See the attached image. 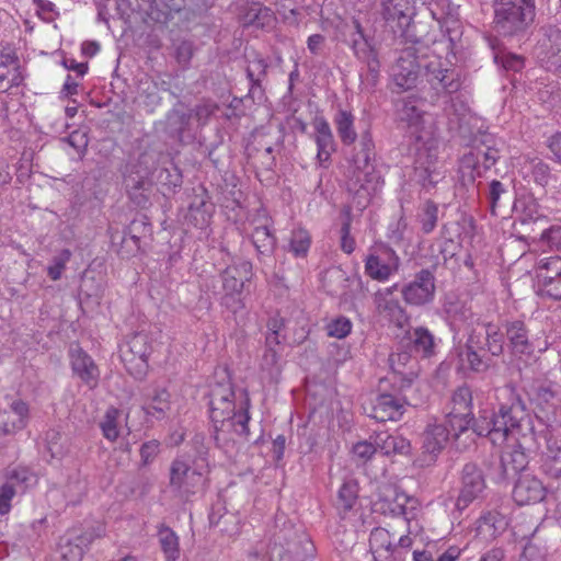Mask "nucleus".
I'll return each mask as SVG.
<instances>
[{
	"mask_svg": "<svg viewBox=\"0 0 561 561\" xmlns=\"http://www.w3.org/2000/svg\"><path fill=\"white\" fill-rule=\"evenodd\" d=\"M483 331H469L466 343L456 348L457 369L463 374H485L494 366V358L504 353L505 339L511 354L515 357L531 356L535 343L527 324L519 319L506 320L501 328L491 322L482 324Z\"/></svg>",
	"mask_w": 561,
	"mask_h": 561,
	"instance_id": "nucleus-1",
	"label": "nucleus"
},
{
	"mask_svg": "<svg viewBox=\"0 0 561 561\" xmlns=\"http://www.w3.org/2000/svg\"><path fill=\"white\" fill-rule=\"evenodd\" d=\"M375 156V142L370 129L366 128L360 133L346 181L347 192L352 195L353 204L358 210H364L369 205L371 197L383 183L373 164Z\"/></svg>",
	"mask_w": 561,
	"mask_h": 561,
	"instance_id": "nucleus-2",
	"label": "nucleus"
},
{
	"mask_svg": "<svg viewBox=\"0 0 561 561\" xmlns=\"http://www.w3.org/2000/svg\"><path fill=\"white\" fill-rule=\"evenodd\" d=\"M208 397L209 416L214 423L215 439H219L218 433L226 423L233 427L238 435L248 437V423L250 421L249 398H245V407H241L239 411H236L234 391L230 380L211 385Z\"/></svg>",
	"mask_w": 561,
	"mask_h": 561,
	"instance_id": "nucleus-3",
	"label": "nucleus"
},
{
	"mask_svg": "<svg viewBox=\"0 0 561 561\" xmlns=\"http://www.w3.org/2000/svg\"><path fill=\"white\" fill-rule=\"evenodd\" d=\"M493 28L503 37L523 36L536 18V0H492Z\"/></svg>",
	"mask_w": 561,
	"mask_h": 561,
	"instance_id": "nucleus-4",
	"label": "nucleus"
},
{
	"mask_svg": "<svg viewBox=\"0 0 561 561\" xmlns=\"http://www.w3.org/2000/svg\"><path fill=\"white\" fill-rule=\"evenodd\" d=\"M423 77L433 101L457 93L463 83L461 71L428 48L427 58H423Z\"/></svg>",
	"mask_w": 561,
	"mask_h": 561,
	"instance_id": "nucleus-5",
	"label": "nucleus"
},
{
	"mask_svg": "<svg viewBox=\"0 0 561 561\" xmlns=\"http://www.w3.org/2000/svg\"><path fill=\"white\" fill-rule=\"evenodd\" d=\"M251 271V262L244 261L239 265L227 266L219 275L222 293L214 290V295L221 294L220 304L234 313L244 307L242 291Z\"/></svg>",
	"mask_w": 561,
	"mask_h": 561,
	"instance_id": "nucleus-6",
	"label": "nucleus"
},
{
	"mask_svg": "<svg viewBox=\"0 0 561 561\" xmlns=\"http://www.w3.org/2000/svg\"><path fill=\"white\" fill-rule=\"evenodd\" d=\"M428 47L419 42L405 47L396 65L392 67V79L399 91L412 89L417 80L420 70L423 71L421 59L427 58Z\"/></svg>",
	"mask_w": 561,
	"mask_h": 561,
	"instance_id": "nucleus-7",
	"label": "nucleus"
},
{
	"mask_svg": "<svg viewBox=\"0 0 561 561\" xmlns=\"http://www.w3.org/2000/svg\"><path fill=\"white\" fill-rule=\"evenodd\" d=\"M203 465H190L182 458H175L170 467V488L183 502H188L203 481Z\"/></svg>",
	"mask_w": 561,
	"mask_h": 561,
	"instance_id": "nucleus-8",
	"label": "nucleus"
},
{
	"mask_svg": "<svg viewBox=\"0 0 561 561\" xmlns=\"http://www.w3.org/2000/svg\"><path fill=\"white\" fill-rule=\"evenodd\" d=\"M419 400L410 394V390L400 391V397L391 393H380L370 402L367 414L378 422L400 420L405 411V405H419Z\"/></svg>",
	"mask_w": 561,
	"mask_h": 561,
	"instance_id": "nucleus-9",
	"label": "nucleus"
},
{
	"mask_svg": "<svg viewBox=\"0 0 561 561\" xmlns=\"http://www.w3.org/2000/svg\"><path fill=\"white\" fill-rule=\"evenodd\" d=\"M312 550L313 547L309 539L306 536L298 535L291 524H285L273 535L271 551L273 554L277 552L280 559L287 557L289 560L300 561L302 551L308 553Z\"/></svg>",
	"mask_w": 561,
	"mask_h": 561,
	"instance_id": "nucleus-10",
	"label": "nucleus"
},
{
	"mask_svg": "<svg viewBox=\"0 0 561 561\" xmlns=\"http://www.w3.org/2000/svg\"><path fill=\"white\" fill-rule=\"evenodd\" d=\"M436 265L422 268L410 283L401 288L402 298L410 306L421 307L433 302L436 293Z\"/></svg>",
	"mask_w": 561,
	"mask_h": 561,
	"instance_id": "nucleus-11",
	"label": "nucleus"
},
{
	"mask_svg": "<svg viewBox=\"0 0 561 561\" xmlns=\"http://www.w3.org/2000/svg\"><path fill=\"white\" fill-rule=\"evenodd\" d=\"M400 259L396 251L386 244L373 248L365 259V274L374 280L386 282L398 272Z\"/></svg>",
	"mask_w": 561,
	"mask_h": 561,
	"instance_id": "nucleus-12",
	"label": "nucleus"
},
{
	"mask_svg": "<svg viewBox=\"0 0 561 561\" xmlns=\"http://www.w3.org/2000/svg\"><path fill=\"white\" fill-rule=\"evenodd\" d=\"M539 32L537 56L547 70L558 71L561 68V25L546 24Z\"/></svg>",
	"mask_w": 561,
	"mask_h": 561,
	"instance_id": "nucleus-13",
	"label": "nucleus"
},
{
	"mask_svg": "<svg viewBox=\"0 0 561 561\" xmlns=\"http://www.w3.org/2000/svg\"><path fill=\"white\" fill-rule=\"evenodd\" d=\"M531 401L537 419L551 425L561 419V393L551 385H538L533 389Z\"/></svg>",
	"mask_w": 561,
	"mask_h": 561,
	"instance_id": "nucleus-14",
	"label": "nucleus"
},
{
	"mask_svg": "<svg viewBox=\"0 0 561 561\" xmlns=\"http://www.w3.org/2000/svg\"><path fill=\"white\" fill-rule=\"evenodd\" d=\"M538 294L561 300V256L553 255L537 262Z\"/></svg>",
	"mask_w": 561,
	"mask_h": 561,
	"instance_id": "nucleus-15",
	"label": "nucleus"
},
{
	"mask_svg": "<svg viewBox=\"0 0 561 561\" xmlns=\"http://www.w3.org/2000/svg\"><path fill=\"white\" fill-rule=\"evenodd\" d=\"M485 489V480L482 470L473 462L462 467L460 473V491L456 505L459 510L466 508L474 500L479 499Z\"/></svg>",
	"mask_w": 561,
	"mask_h": 561,
	"instance_id": "nucleus-16",
	"label": "nucleus"
},
{
	"mask_svg": "<svg viewBox=\"0 0 561 561\" xmlns=\"http://www.w3.org/2000/svg\"><path fill=\"white\" fill-rule=\"evenodd\" d=\"M389 365L393 374V385L399 391L411 390L417 379V360L408 351L390 354Z\"/></svg>",
	"mask_w": 561,
	"mask_h": 561,
	"instance_id": "nucleus-17",
	"label": "nucleus"
},
{
	"mask_svg": "<svg viewBox=\"0 0 561 561\" xmlns=\"http://www.w3.org/2000/svg\"><path fill=\"white\" fill-rule=\"evenodd\" d=\"M529 463V455L520 442L516 445L505 449L497 463L496 473L494 479L496 481H504L513 478L516 474L526 473L525 470Z\"/></svg>",
	"mask_w": 561,
	"mask_h": 561,
	"instance_id": "nucleus-18",
	"label": "nucleus"
},
{
	"mask_svg": "<svg viewBox=\"0 0 561 561\" xmlns=\"http://www.w3.org/2000/svg\"><path fill=\"white\" fill-rule=\"evenodd\" d=\"M24 80L21 62L14 47L0 45V92L19 87Z\"/></svg>",
	"mask_w": 561,
	"mask_h": 561,
	"instance_id": "nucleus-19",
	"label": "nucleus"
},
{
	"mask_svg": "<svg viewBox=\"0 0 561 561\" xmlns=\"http://www.w3.org/2000/svg\"><path fill=\"white\" fill-rule=\"evenodd\" d=\"M381 14L393 32L404 33L415 14L414 0H382Z\"/></svg>",
	"mask_w": 561,
	"mask_h": 561,
	"instance_id": "nucleus-20",
	"label": "nucleus"
},
{
	"mask_svg": "<svg viewBox=\"0 0 561 561\" xmlns=\"http://www.w3.org/2000/svg\"><path fill=\"white\" fill-rule=\"evenodd\" d=\"M499 413L511 430L512 436L522 434L525 437L526 434L523 433L524 428L529 432L533 431L526 407L522 399L518 396H515L513 391H511L508 402L500 405Z\"/></svg>",
	"mask_w": 561,
	"mask_h": 561,
	"instance_id": "nucleus-21",
	"label": "nucleus"
},
{
	"mask_svg": "<svg viewBox=\"0 0 561 561\" xmlns=\"http://www.w3.org/2000/svg\"><path fill=\"white\" fill-rule=\"evenodd\" d=\"M389 491L393 494L392 500L390 501L385 497L376 502L375 505H380V510H382L383 513L389 512L392 516H401L408 526H410V523L415 520L420 513L419 501L394 488L389 489Z\"/></svg>",
	"mask_w": 561,
	"mask_h": 561,
	"instance_id": "nucleus-22",
	"label": "nucleus"
},
{
	"mask_svg": "<svg viewBox=\"0 0 561 561\" xmlns=\"http://www.w3.org/2000/svg\"><path fill=\"white\" fill-rule=\"evenodd\" d=\"M547 489L542 481L530 473L519 474L514 489L513 499L519 506L536 504L546 499Z\"/></svg>",
	"mask_w": 561,
	"mask_h": 561,
	"instance_id": "nucleus-23",
	"label": "nucleus"
},
{
	"mask_svg": "<svg viewBox=\"0 0 561 561\" xmlns=\"http://www.w3.org/2000/svg\"><path fill=\"white\" fill-rule=\"evenodd\" d=\"M480 421L473 424V433L478 436L489 437L494 445L503 444L512 435L511 430L503 421V417L500 416L499 411L490 414L484 412L480 416Z\"/></svg>",
	"mask_w": 561,
	"mask_h": 561,
	"instance_id": "nucleus-24",
	"label": "nucleus"
},
{
	"mask_svg": "<svg viewBox=\"0 0 561 561\" xmlns=\"http://www.w3.org/2000/svg\"><path fill=\"white\" fill-rule=\"evenodd\" d=\"M69 356L73 373L90 388H94L100 373L92 357L79 346L71 347Z\"/></svg>",
	"mask_w": 561,
	"mask_h": 561,
	"instance_id": "nucleus-25",
	"label": "nucleus"
},
{
	"mask_svg": "<svg viewBox=\"0 0 561 561\" xmlns=\"http://www.w3.org/2000/svg\"><path fill=\"white\" fill-rule=\"evenodd\" d=\"M141 410L148 417L164 420L171 410V394L163 387H154L144 396Z\"/></svg>",
	"mask_w": 561,
	"mask_h": 561,
	"instance_id": "nucleus-26",
	"label": "nucleus"
},
{
	"mask_svg": "<svg viewBox=\"0 0 561 561\" xmlns=\"http://www.w3.org/2000/svg\"><path fill=\"white\" fill-rule=\"evenodd\" d=\"M130 360H138L136 378H144L148 369V358L151 354V344L146 333L139 332L130 336L127 342Z\"/></svg>",
	"mask_w": 561,
	"mask_h": 561,
	"instance_id": "nucleus-27",
	"label": "nucleus"
},
{
	"mask_svg": "<svg viewBox=\"0 0 561 561\" xmlns=\"http://www.w3.org/2000/svg\"><path fill=\"white\" fill-rule=\"evenodd\" d=\"M449 430L444 424H430L423 433L422 449L423 453L431 456L430 460L439 454L448 443Z\"/></svg>",
	"mask_w": 561,
	"mask_h": 561,
	"instance_id": "nucleus-28",
	"label": "nucleus"
},
{
	"mask_svg": "<svg viewBox=\"0 0 561 561\" xmlns=\"http://www.w3.org/2000/svg\"><path fill=\"white\" fill-rule=\"evenodd\" d=\"M461 550L457 546H449L444 549L436 542H428L422 550L413 551V561H456L460 557Z\"/></svg>",
	"mask_w": 561,
	"mask_h": 561,
	"instance_id": "nucleus-29",
	"label": "nucleus"
},
{
	"mask_svg": "<svg viewBox=\"0 0 561 561\" xmlns=\"http://www.w3.org/2000/svg\"><path fill=\"white\" fill-rule=\"evenodd\" d=\"M123 178L129 199L137 207L147 208L150 205L152 181L136 179L133 175H124Z\"/></svg>",
	"mask_w": 561,
	"mask_h": 561,
	"instance_id": "nucleus-30",
	"label": "nucleus"
},
{
	"mask_svg": "<svg viewBox=\"0 0 561 561\" xmlns=\"http://www.w3.org/2000/svg\"><path fill=\"white\" fill-rule=\"evenodd\" d=\"M376 445L386 456H409L412 451L410 440L399 434L380 433L376 437Z\"/></svg>",
	"mask_w": 561,
	"mask_h": 561,
	"instance_id": "nucleus-31",
	"label": "nucleus"
},
{
	"mask_svg": "<svg viewBox=\"0 0 561 561\" xmlns=\"http://www.w3.org/2000/svg\"><path fill=\"white\" fill-rule=\"evenodd\" d=\"M408 347L410 352L431 357L435 351L433 334L424 327H417L408 332Z\"/></svg>",
	"mask_w": 561,
	"mask_h": 561,
	"instance_id": "nucleus-32",
	"label": "nucleus"
},
{
	"mask_svg": "<svg viewBox=\"0 0 561 561\" xmlns=\"http://www.w3.org/2000/svg\"><path fill=\"white\" fill-rule=\"evenodd\" d=\"M157 169V156L152 151H144L138 158L125 167L124 175H133L136 179L151 181V175Z\"/></svg>",
	"mask_w": 561,
	"mask_h": 561,
	"instance_id": "nucleus-33",
	"label": "nucleus"
},
{
	"mask_svg": "<svg viewBox=\"0 0 561 561\" xmlns=\"http://www.w3.org/2000/svg\"><path fill=\"white\" fill-rule=\"evenodd\" d=\"M337 136L344 146L354 145L357 139L354 122L355 116L352 112L339 108L333 118Z\"/></svg>",
	"mask_w": 561,
	"mask_h": 561,
	"instance_id": "nucleus-34",
	"label": "nucleus"
},
{
	"mask_svg": "<svg viewBox=\"0 0 561 561\" xmlns=\"http://www.w3.org/2000/svg\"><path fill=\"white\" fill-rule=\"evenodd\" d=\"M251 237L260 261L271 257L276 248V237L272 233L268 226L266 224L256 226Z\"/></svg>",
	"mask_w": 561,
	"mask_h": 561,
	"instance_id": "nucleus-35",
	"label": "nucleus"
},
{
	"mask_svg": "<svg viewBox=\"0 0 561 561\" xmlns=\"http://www.w3.org/2000/svg\"><path fill=\"white\" fill-rule=\"evenodd\" d=\"M358 491L357 481L351 479L343 482L334 501V506L340 514H346L355 506L358 500Z\"/></svg>",
	"mask_w": 561,
	"mask_h": 561,
	"instance_id": "nucleus-36",
	"label": "nucleus"
},
{
	"mask_svg": "<svg viewBox=\"0 0 561 561\" xmlns=\"http://www.w3.org/2000/svg\"><path fill=\"white\" fill-rule=\"evenodd\" d=\"M459 176L463 185L474 183L482 175V167L479 156L470 151L459 160Z\"/></svg>",
	"mask_w": 561,
	"mask_h": 561,
	"instance_id": "nucleus-37",
	"label": "nucleus"
},
{
	"mask_svg": "<svg viewBox=\"0 0 561 561\" xmlns=\"http://www.w3.org/2000/svg\"><path fill=\"white\" fill-rule=\"evenodd\" d=\"M476 422H481L480 419L476 420L473 414L467 415L463 413H448L446 416L447 428L449 430V436L458 439L462 434L467 433L469 430L473 431V424Z\"/></svg>",
	"mask_w": 561,
	"mask_h": 561,
	"instance_id": "nucleus-38",
	"label": "nucleus"
},
{
	"mask_svg": "<svg viewBox=\"0 0 561 561\" xmlns=\"http://www.w3.org/2000/svg\"><path fill=\"white\" fill-rule=\"evenodd\" d=\"M369 547L375 561H377L376 554L381 557V551L390 554L397 548V545L393 543L391 535L386 528L378 527L370 533Z\"/></svg>",
	"mask_w": 561,
	"mask_h": 561,
	"instance_id": "nucleus-39",
	"label": "nucleus"
},
{
	"mask_svg": "<svg viewBox=\"0 0 561 561\" xmlns=\"http://www.w3.org/2000/svg\"><path fill=\"white\" fill-rule=\"evenodd\" d=\"M541 470L552 479L561 478V446H548L547 451L541 457Z\"/></svg>",
	"mask_w": 561,
	"mask_h": 561,
	"instance_id": "nucleus-40",
	"label": "nucleus"
},
{
	"mask_svg": "<svg viewBox=\"0 0 561 561\" xmlns=\"http://www.w3.org/2000/svg\"><path fill=\"white\" fill-rule=\"evenodd\" d=\"M274 13L270 8L262 7L260 4H253L250 7L243 15V22L245 25H254L256 27H268L274 22Z\"/></svg>",
	"mask_w": 561,
	"mask_h": 561,
	"instance_id": "nucleus-41",
	"label": "nucleus"
},
{
	"mask_svg": "<svg viewBox=\"0 0 561 561\" xmlns=\"http://www.w3.org/2000/svg\"><path fill=\"white\" fill-rule=\"evenodd\" d=\"M451 324L454 327H458V330L461 327H467L472 329H477L478 331H483L482 323H480V319L471 311V309L466 308L465 306H456L455 308L449 310Z\"/></svg>",
	"mask_w": 561,
	"mask_h": 561,
	"instance_id": "nucleus-42",
	"label": "nucleus"
},
{
	"mask_svg": "<svg viewBox=\"0 0 561 561\" xmlns=\"http://www.w3.org/2000/svg\"><path fill=\"white\" fill-rule=\"evenodd\" d=\"M159 542L164 553L165 561H176L180 557L179 537L168 526L159 529Z\"/></svg>",
	"mask_w": 561,
	"mask_h": 561,
	"instance_id": "nucleus-43",
	"label": "nucleus"
},
{
	"mask_svg": "<svg viewBox=\"0 0 561 561\" xmlns=\"http://www.w3.org/2000/svg\"><path fill=\"white\" fill-rule=\"evenodd\" d=\"M449 413H463L467 415L472 413V391L469 386L462 385L458 387L451 396V410Z\"/></svg>",
	"mask_w": 561,
	"mask_h": 561,
	"instance_id": "nucleus-44",
	"label": "nucleus"
},
{
	"mask_svg": "<svg viewBox=\"0 0 561 561\" xmlns=\"http://www.w3.org/2000/svg\"><path fill=\"white\" fill-rule=\"evenodd\" d=\"M268 64L267 61L257 54H254L252 59H249L247 67V77L251 83L250 92L254 88H261L263 79L267 75Z\"/></svg>",
	"mask_w": 561,
	"mask_h": 561,
	"instance_id": "nucleus-45",
	"label": "nucleus"
},
{
	"mask_svg": "<svg viewBox=\"0 0 561 561\" xmlns=\"http://www.w3.org/2000/svg\"><path fill=\"white\" fill-rule=\"evenodd\" d=\"M173 57L178 65L186 70L191 67V60L197 49L195 43L191 39H179L173 42Z\"/></svg>",
	"mask_w": 561,
	"mask_h": 561,
	"instance_id": "nucleus-46",
	"label": "nucleus"
},
{
	"mask_svg": "<svg viewBox=\"0 0 561 561\" xmlns=\"http://www.w3.org/2000/svg\"><path fill=\"white\" fill-rule=\"evenodd\" d=\"M311 245V236L304 228L291 231L289 239V252L296 257H306Z\"/></svg>",
	"mask_w": 561,
	"mask_h": 561,
	"instance_id": "nucleus-47",
	"label": "nucleus"
},
{
	"mask_svg": "<svg viewBox=\"0 0 561 561\" xmlns=\"http://www.w3.org/2000/svg\"><path fill=\"white\" fill-rule=\"evenodd\" d=\"M397 114L401 122H407L410 126L417 125L422 118V111L410 99L397 102Z\"/></svg>",
	"mask_w": 561,
	"mask_h": 561,
	"instance_id": "nucleus-48",
	"label": "nucleus"
},
{
	"mask_svg": "<svg viewBox=\"0 0 561 561\" xmlns=\"http://www.w3.org/2000/svg\"><path fill=\"white\" fill-rule=\"evenodd\" d=\"M313 127L316 131L314 141L317 147L332 148L336 146L330 124L324 117H316L313 121Z\"/></svg>",
	"mask_w": 561,
	"mask_h": 561,
	"instance_id": "nucleus-49",
	"label": "nucleus"
},
{
	"mask_svg": "<svg viewBox=\"0 0 561 561\" xmlns=\"http://www.w3.org/2000/svg\"><path fill=\"white\" fill-rule=\"evenodd\" d=\"M119 414H121V412L118 409H116L114 407H110L106 410L104 417L100 423V427L102 430L103 436L111 442L116 440L119 436V431H118Z\"/></svg>",
	"mask_w": 561,
	"mask_h": 561,
	"instance_id": "nucleus-50",
	"label": "nucleus"
},
{
	"mask_svg": "<svg viewBox=\"0 0 561 561\" xmlns=\"http://www.w3.org/2000/svg\"><path fill=\"white\" fill-rule=\"evenodd\" d=\"M415 173L417 175V182L426 190L435 187V185L444 179L443 172L437 170L432 163H428L426 167H415Z\"/></svg>",
	"mask_w": 561,
	"mask_h": 561,
	"instance_id": "nucleus-51",
	"label": "nucleus"
},
{
	"mask_svg": "<svg viewBox=\"0 0 561 561\" xmlns=\"http://www.w3.org/2000/svg\"><path fill=\"white\" fill-rule=\"evenodd\" d=\"M351 226H352V215L351 210L346 209L344 214V219L340 229L341 240H340V247L341 250L346 253L351 254L354 252L356 242L355 239L351 236Z\"/></svg>",
	"mask_w": 561,
	"mask_h": 561,
	"instance_id": "nucleus-52",
	"label": "nucleus"
},
{
	"mask_svg": "<svg viewBox=\"0 0 561 561\" xmlns=\"http://www.w3.org/2000/svg\"><path fill=\"white\" fill-rule=\"evenodd\" d=\"M219 106L211 100H202L192 110V115L199 125L204 126L208 123L210 117L217 113Z\"/></svg>",
	"mask_w": 561,
	"mask_h": 561,
	"instance_id": "nucleus-53",
	"label": "nucleus"
},
{
	"mask_svg": "<svg viewBox=\"0 0 561 561\" xmlns=\"http://www.w3.org/2000/svg\"><path fill=\"white\" fill-rule=\"evenodd\" d=\"M26 423L23 419L10 413L7 410L0 412V434L10 435L24 428Z\"/></svg>",
	"mask_w": 561,
	"mask_h": 561,
	"instance_id": "nucleus-54",
	"label": "nucleus"
},
{
	"mask_svg": "<svg viewBox=\"0 0 561 561\" xmlns=\"http://www.w3.org/2000/svg\"><path fill=\"white\" fill-rule=\"evenodd\" d=\"M71 259V251L68 249L61 250L57 255L51 259V264L47 267V274L53 280L60 279L66 264Z\"/></svg>",
	"mask_w": 561,
	"mask_h": 561,
	"instance_id": "nucleus-55",
	"label": "nucleus"
},
{
	"mask_svg": "<svg viewBox=\"0 0 561 561\" xmlns=\"http://www.w3.org/2000/svg\"><path fill=\"white\" fill-rule=\"evenodd\" d=\"M205 440L206 437L204 434H195L191 440V447L194 451L192 463L203 465V468L208 466V447L206 446Z\"/></svg>",
	"mask_w": 561,
	"mask_h": 561,
	"instance_id": "nucleus-56",
	"label": "nucleus"
},
{
	"mask_svg": "<svg viewBox=\"0 0 561 561\" xmlns=\"http://www.w3.org/2000/svg\"><path fill=\"white\" fill-rule=\"evenodd\" d=\"M438 220V206L431 199L426 201L421 215L422 230L430 233L436 227Z\"/></svg>",
	"mask_w": 561,
	"mask_h": 561,
	"instance_id": "nucleus-57",
	"label": "nucleus"
},
{
	"mask_svg": "<svg viewBox=\"0 0 561 561\" xmlns=\"http://www.w3.org/2000/svg\"><path fill=\"white\" fill-rule=\"evenodd\" d=\"M352 331V322L348 318L340 316L327 325V333L331 337L344 339Z\"/></svg>",
	"mask_w": 561,
	"mask_h": 561,
	"instance_id": "nucleus-58",
	"label": "nucleus"
},
{
	"mask_svg": "<svg viewBox=\"0 0 561 561\" xmlns=\"http://www.w3.org/2000/svg\"><path fill=\"white\" fill-rule=\"evenodd\" d=\"M374 302L379 312H386L391 317L403 316L404 313L398 300L383 297L381 294H375Z\"/></svg>",
	"mask_w": 561,
	"mask_h": 561,
	"instance_id": "nucleus-59",
	"label": "nucleus"
},
{
	"mask_svg": "<svg viewBox=\"0 0 561 561\" xmlns=\"http://www.w3.org/2000/svg\"><path fill=\"white\" fill-rule=\"evenodd\" d=\"M494 61L505 70L514 72L520 71L525 65L522 56L512 53L494 54Z\"/></svg>",
	"mask_w": 561,
	"mask_h": 561,
	"instance_id": "nucleus-60",
	"label": "nucleus"
},
{
	"mask_svg": "<svg viewBox=\"0 0 561 561\" xmlns=\"http://www.w3.org/2000/svg\"><path fill=\"white\" fill-rule=\"evenodd\" d=\"M152 227L149 217L140 214L136 216L131 222L126 227V233H131L134 237L138 234L142 238L151 236Z\"/></svg>",
	"mask_w": 561,
	"mask_h": 561,
	"instance_id": "nucleus-61",
	"label": "nucleus"
},
{
	"mask_svg": "<svg viewBox=\"0 0 561 561\" xmlns=\"http://www.w3.org/2000/svg\"><path fill=\"white\" fill-rule=\"evenodd\" d=\"M222 511H224V507H221L220 505H218V506L214 505L211 507V511L208 516L209 524L213 527H218L221 533L230 535L233 529L226 527V526H221V524L224 522H227L228 519H234V516L227 512L222 513Z\"/></svg>",
	"mask_w": 561,
	"mask_h": 561,
	"instance_id": "nucleus-62",
	"label": "nucleus"
},
{
	"mask_svg": "<svg viewBox=\"0 0 561 561\" xmlns=\"http://www.w3.org/2000/svg\"><path fill=\"white\" fill-rule=\"evenodd\" d=\"M193 117L192 112L185 113L182 111L173 110L169 116L168 121L171 126L174 127V130L182 135L185 130L188 129L190 121Z\"/></svg>",
	"mask_w": 561,
	"mask_h": 561,
	"instance_id": "nucleus-63",
	"label": "nucleus"
},
{
	"mask_svg": "<svg viewBox=\"0 0 561 561\" xmlns=\"http://www.w3.org/2000/svg\"><path fill=\"white\" fill-rule=\"evenodd\" d=\"M13 483L5 482L0 486V514L5 515L11 510V501L16 494Z\"/></svg>",
	"mask_w": 561,
	"mask_h": 561,
	"instance_id": "nucleus-64",
	"label": "nucleus"
}]
</instances>
